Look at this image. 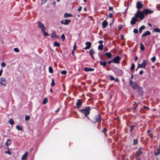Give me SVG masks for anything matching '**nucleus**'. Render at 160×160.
<instances>
[{
  "label": "nucleus",
  "instance_id": "nucleus-40",
  "mask_svg": "<svg viewBox=\"0 0 160 160\" xmlns=\"http://www.w3.org/2000/svg\"><path fill=\"white\" fill-rule=\"evenodd\" d=\"M55 82H54V80L53 79H52V82L51 83V85L52 86H53L55 85Z\"/></svg>",
  "mask_w": 160,
  "mask_h": 160
},
{
  "label": "nucleus",
  "instance_id": "nucleus-23",
  "mask_svg": "<svg viewBox=\"0 0 160 160\" xmlns=\"http://www.w3.org/2000/svg\"><path fill=\"white\" fill-rule=\"evenodd\" d=\"M105 55L108 58H110L112 57V54L110 52H106L105 53Z\"/></svg>",
  "mask_w": 160,
  "mask_h": 160
},
{
  "label": "nucleus",
  "instance_id": "nucleus-9",
  "mask_svg": "<svg viewBox=\"0 0 160 160\" xmlns=\"http://www.w3.org/2000/svg\"><path fill=\"white\" fill-rule=\"evenodd\" d=\"M129 83L130 85L134 89H136L137 88L138 86L136 84L133 82H132L131 80H130L129 81Z\"/></svg>",
  "mask_w": 160,
  "mask_h": 160
},
{
  "label": "nucleus",
  "instance_id": "nucleus-53",
  "mask_svg": "<svg viewBox=\"0 0 160 160\" xmlns=\"http://www.w3.org/2000/svg\"><path fill=\"white\" fill-rule=\"evenodd\" d=\"M107 129L106 128H104V129L103 130V132L104 133H105L107 131Z\"/></svg>",
  "mask_w": 160,
  "mask_h": 160
},
{
  "label": "nucleus",
  "instance_id": "nucleus-28",
  "mask_svg": "<svg viewBox=\"0 0 160 160\" xmlns=\"http://www.w3.org/2000/svg\"><path fill=\"white\" fill-rule=\"evenodd\" d=\"M8 122L10 124L12 125H13L14 124V122L12 118H11L9 120Z\"/></svg>",
  "mask_w": 160,
  "mask_h": 160
},
{
  "label": "nucleus",
  "instance_id": "nucleus-13",
  "mask_svg": "<svg viewBox=\"0 0 160 160\" xmlns=\"http://www.w3.org/2000/svg\"><path fill=\"white\" fill-rule=\"evenodd\" d=\"M151 34V33L149 31H146L142 35V37H146L147 36Z\"/></svg>",
  "mask_w": 160,
  "mask_h": 160
},
{
  "label": "nucleus",
  "instance_id": "nucleus-25",
  "mask_svg": "<svg viewBox=\"0 0 160 160\" xmlns=\"http://www.w3.org/2000/svg\"><path fill=\"white\" fill-rule=\"evenodd\" d=\"M157 151L155 152L154 155L155 156H157L159 154H160V149H157Z\"/></svg>",
  "mask_w": 160,
  "mask_h": 160
},
{
  "label": "nucleus",
  "instance_id": "nucleus-5",
  "mask_svg": "<svg viewBox=\"0 0 160 160\" xmlns=\"http://www.w3.org/2000/svg\"><path fill=\"white\" fill-rule=\"evenodd\" d=\"M147 64V62L146 60H144L143 62L141 64H139L138 65V68H145Z\"/></svg>",
  "mask_w": 160,
  "mask_h": 160
},
{
  "label": "nucleus",
  "instance_id": "nucleus-57",
  "mask_svg": "<svg viewBox=\"0 0 160 160\" xmlns=\"http://www.w3.org/2000/svg\"><path fill=\"white\" fill-rule=\"evenodd\" d=\"M47 0H42V3H44L45 2H46Z\"/></svg>",
  "mask_w": 160,
  "mask_h": 160
},
{
  "label": "nucleus",
  "instance_id": "nucleus-19",
  "mask_svg": "<svg viewBox=\"0 0 160 160\" xmlns=\"http://www.w3.org/2000/svg\"><path fill=\"white\" fill-rule=\"evenodd\" d=\"M11 143V140L10 139H8L7 140V141L5 143V145L7 146H8Z\"/></svg>",
  "mask_w": 160,
  "mask_h": 160
},
{
  "label": "nucleus",
  "instance_id": "nucleus-27",
  "mask_svg": "<svg viewBox=\"0 0 160 160\" xmlns=\"http://www.w3.org/2000/svg\"><path fill=\"white\" fill-rule=\"evenodd\" d=\"M48 102V99L47 98H44L43 101L42 102V103L44 104H46Z\"/></svg>",
  "mask_w": 160,
  "mask_h": 160
},
{
  "label": "nucleus",
  "instance_id": "nucleus-45",
  "mask_svg": "<svg viewBox=\"0 0 160 160\" xmlns=\"http://www.w3.org/2000/svg\"><path fill=\"white\" fill-rule=\"evenodd\" d=\"M42 32H43L44 35L45 36H48L49 35L48 34L45 32V31Z\"/></svg>",
  "mask_w": 160,
  "mask_h": 160
},
{
  "label": "nucleus",
  "instance_id": "nucleus-38",
  "mask_svg": "<svg viewBox=\"0 0 160 160\" xmlns=\"http://www.w3.org/2000/svg\"><path fill=\"white\" fill-rule=\"evenodd\" d=\"M156 59V58L154 56L151 58V60L153 62H154L155 61Z\"/></svg>",
  "mask_w": 160,
  "mask_h": 160
},
{
  "label": "nucleus",
  "instance_id": "nucleus-64",
  "mask_svg": "<svg viewBox=\"0 0 160 160\" xmlns=\"http://www.w3.org/2000/svg\"><path fill=\"white\" fill-rule=\"evenodd\" d=\"M76 48V44H74V47H73V49H75Z\"/></svg>",
  "mask_w": 160,
  "mask_h": 160
},
{
  "label": "nucleus",
  "instance_id": "nucleus-29",
  "mask_svg": "<svg viewBox=\"0 0 160 160\" xmlns=\"http://www.w3.org/2000/svg\"><path fill=\"white\" fill-rule=\"evenodd\" d=\"M54 46L59 47L60 46V44L59 43L57 42H55L54 43Z\"/></svg>",
  "mask_w": 160,
  "mask_h": 160
},
{
  "label": "nucleus",
  "instance_id": "nucleus-62",
  "mask_svg": "<svg viewBox=\"0 0 160 160\" xmlns=\"http://www.w3.org/2000/svg\"><path fill=\"white\" fill-rule=\"evenodd\" d=\"M112 9H113V8H112V7H109V10H112Z\"/></svg>",
  "mask_w": 160,
  "mask_h": 160
},
{
  "label": "nucleus",
  "instance_id": "nucleus-39",
  "mask_svg": "<svg viewBox=\"0 0 160 160\" xmlns=\"http://www.w3.org/2000/svg\"><path fill=\"white\" fill-rule=\"evenodd\" d=\"M61 38L62 41H64L65 40V38L64 35L63 34L62 35Z\"/></svg>",
  "mask_w": 160,
  "mask_h": 160
},
{
  "label": "nucleus",
  "instance_id": "nucleus-58",
  "mask_svg": "<svg viewBox=\"0 0 160 160\" xmlns=\"http://www.w3.org/2000/svg\"><path fill=\"white\" fill-rule=\"evenodd\" d=\"M114 80H115L117 82H118L119 81V79L117 78L116 79H115Z\"/></svg>",
  "mask_w": 160,
  "mask_h": 160
},
{
  "label": "nucleus",
  "instance_id": "nucleus-3",
  "mask_svg": "<svg viewBox=\"0 0 160 160\" xmlns=\"http://www.w3.org/2000/svg\"><path fill=\"white\" fill-rule=\"evenodd\" d=\"M7 83V81L6 78L4 77L0 78V84L3 86H5Z\"/></svg>",
  "mask_w": 160,
  "mask_h": 160
},
{
  "label": "nucleus",
  "instance_id": "nucleus-16",
  "mask_svg": "<svg viewBox=\"0 0 160 160\" xmlns=\"http://www.w3.org/2000/svg\"><path fill=\"white\" fill-rule=\"evenodd\" d=\"M102 27L103 28H105L107 27L108 24V22L106 20H105L103 21L102 23Z\"/></svg>",
  "mask_w": 160,
  "mask_h": 160
},
{
  "label": "nucleus",
  "instance_id": "nucleus-14",
  "mask_svg": "<svg viewBox=\"0 0 160 160\" xmlns=\"http://www.w3.org/2000/svg\"><path fill=\"white\" fill-rule=\"evenodd\" d=\"M141 148L139 149L138 151L136 152V157H138L142 153V152L141 151Z\"/></svg>",
  "mask_w": 160,
  "mask_h": 160
},
{
  "label": "nucleus",
  "instance_id": "nucleus-41",
  "mask_svg": "<svg viewBox=\"0 0 160 160\" xmlns=\"http://www.w3.org/2000/svg\"><path fill=\"white\" fill-rule=\"evenodd\" d=\"M134 68H135V65L133 63H132V66L131 67V70H132Z\"/></svg>",
  "mask_w": 160,
  "mask_h": 160
},
{
  "label": "nucleus",
  "instance_id": "nucleus-54",
  "mask_svg": "<svg viewBox=\"0 0 160 160\" xmlns=\"http://www.w3.org/2000/svg\"><path fill=\"white\" fill-rule=\"evenodd\" d=\"M103 42V41L102 40H100L99 41H98V43L99 44H102V43Z\"/></svg>",
  "mask_w": 160,
  "mask_h": 160
},
{
  "label": "nucleus",
  "instance_id": "nucleus-44",
  "mask_svg": "<svg viewBox=\"0 0 160 160\" xmlns=\"http://www.w3.org/2000/svg\"><path fill=\"white\" fill-rule=\"evenodd\" d=\"M109 77L111 80H115L114 78L112 76H109Z\"/></svg>",
  "mask_w": 160,
  "mask_h": 160
},
{
  "label": "nucleus",
  "instance_id": "nucleus-30",
  "mask_svg": "<svg viewBox=\"0 0 160 160\" xmlns=\"http://www.w3.org/2000/svg\"><path fill=\"white\" fill-rule=\"evenodd\" d=\"M103 48V45L102 44H100L98 47V49L100 50H102Z\"/></svg>",
  "mask_w": 160,
  "mask_h": 160
},
{
  "label": "nucleus",
  "instance_id": "nucleus-50",
  "mask_svg": "<svg viewBox=\"0 0 160 160\" xmlns=\"http://www.w3.org/2000/svg\"><path fill=\"white\" fill-rule=\"evenodd\" d=\"M82 9V7H79V8L78 9V11H80Z\"/></svg>",
  "mask_w": 160,
  "mask_h": 160
},
{
  "label": "nucleus",
  "instance_id": "nucleus-6",
  "mask_svg": "<svg viewBox=\"0 0 160 160\" xmlns=\"http://www.w3.org/2000/svg\"><path fill=\"white\" fill-rule=\"evenodd\" d=\"M120 60V57L118 56H117L113 59V61L114 63H119Z\"/></svg>",
  "mask_w": 160,
  "mask_h": 160
},
{
  "label": "nucleus",
  "instance_id": "nucleus-26",
  "mask_svg": "<svg viewBox=\"0 0 160 160\" xmlns=\"http://www.w3.org/2000/svg\"><path fill=\"white\" fill-rule=\"evenodd\" d=\"M100 65H102L103 66H105L107 64V62H103L102 61L100 62Z\"/></svg>",
  "mask_w": 160,
  "mask_h": 160
},
{
  "label": "nucleus",
  "instance_id": "nucleus-36",
  "mask_svg": "<svg viewBox=\"0 0 160 160\" xmlns=\"http://www.w3.org/2000/svg\"><path fill=\"white\" fill-rule=\"evenodd\" d=\"M138 143V140L137 139H134L133 140V144H136Z\"/></svg>",
  "mask_w": 160,
  "mask_h": 160
},
{
  "label": "nucleus",
  "instance_id": "nucleus-42",
  "mask_svg": "<svg viewBox=\"0 0 160 160\" xmlns=\"http://www.w3.org/2000/svg\"><path fill=\"white\" fill-rule=\"evenodd\" d=\"M133 32L135 34L137 33L138 32V30L137 29L134 28V29Z\"/></svg>",
  "mask_w": 160,
  "mask_h": 160
},
{
  "label": "nucleus",
  "instance_id": "nucleus-52",
  "mask_svg": "<svg viewBox=\"0 0 160 160\" xmlns=\"http://www.w3.org/2000/svg\"><path fill=\"white\" fill-rule=\"evenodd\" d=\"M108 64H110V63H113V59L111 61H108Z\"/></svg>",
  "mask_w": 160,
  "mask_h": 160
},
{
  "label": "nucleus",
  "instance_id": "nucleus-47",
  "mask_svg": "<svg viewBox=\"0 0 160 160\" xmlns=\"http://www.w3.org/2000/svg\"><path fill=\"white\" fill-rule=\"evenodd\" d=\"M135 127V126L134 125H132L131 126V128L130 129V131H132V130L134 129Z\"/></svg>",
  "mask_w": 160,
  "mask_h": 160
},
{
  "label": "nucleus",
  "instance_id": "nucleus-49",
  "mask_svg": "<svg viewBox=\"0 0 160 160\" xmlns=\"http://www.w3.org/2000/svg\"><path fill=\"white\" fill-rule=\"evenodd\" d=\"M5 64L4 62H2L1 63V65L2 67H5Z\"/></svg>",
  "mask_w": 160,
  "mask_h": 160
},
{
  "label": "nucleus",
  "instance_id": "nucleus-55",
  "mask_svg": "<svg viewBox=\"0 0 160 160\" xmlns=\"http://www.w3.org/2000/svg\"><path fill=\"white\" fill-rule=\"evenodd\" d=\"M2 72H3V70H2V69L0 70V77L1 76L2 74Z\"/></svg>",
  "mask_w": 160,
  "mask_h": 160
},
{
  "label": "nucleus",
  "instance_id": "nucleus-15",
  "mask_svg": "<svg viewBox=\"0 0 160 160\" xmlns=\"http://www.w3.org/2000/svg\"><path fill=\"white\" fill-rule=\"evenodd\" d=\"M142 6V4L139 2H138L137 3V8L138 9L141 8Z\"/></svg>",
  "mask_w": 160,
  "mask_h": 160
},
{
  "label": "nucleus",
  "instance_id": "nucleus-34",
  "mask_svg": "<svg viewBox=\"0 0 160 160\" xmlns=\"http://www.w3.org/2000/svg\"><path fill=\"white\" fill-rule=\"evenodd\" d=\"M153 31L155 32H160V29L158 28H155L153 30Z\"/></svg>",
  "mask_w": 160,
  "mask_h": 160
},
{
  "label": "nucleus",
  "instance_id": "nucleus-11",
  "mask_svg": "<svg viewBox=\"0 0 160 160\" xmlns=\"http://www.w3.org/2000/svg\"><path fill=\"white\" fill-rule=\"evenodd\" d=\"M139 18V17H137L136 16V14L134 17L132 18L131 21L130 22V23L132 25H134L136 23V18Z\"/></svg>",
  "mask_w": 160,
  "mask_h": 160
},
{
  "label": "nucleus",
  "instance_id": "nucleus-63",
  "mask_svg": "<svg viewBox=\"0 0 160 160\" xmlns=\"http://www.w3.org/2000/svg\"><path fill=\"white\" fill-rule=\"evenodd\" d=\"M149 136L151 138H152L153 137V135L152 134H149Z\"/></svg>",
  "mask_w": 160,
  "mask_h": 160
},
{
  "label": "nucleus",
  "instance_id": "nucleus-35",
  "mask_svg": "<svg viewBox=\"0 0 160 160\" xmlns=\"http://www.w3.org/2000/svg\"><path fill=\"white\" fill-rule=\"evenodd\" d=\"M17 129L18 130H22V128L19 125H17L16 126Z\"/></svg>",
  "mask_w": 160,
  "mask_h": 160
},
{
  "label": "nucleus",
  "instance_id": "nucleus-8",
  "mask_svg": "<svg viewBox=\"0 0 160 160\" xmlns=\"http://www.w3.org/2000/svg\"><path fill=\"white\" fill-rule=\"evenodd\" d=\"M76 105L77 108H80L82 105V102L80 99H78L77 100Z\"/></svg>",
  "mask_w": 160,
  "mask_h": 160
},
{
  "label": "nucleus",
  "instance_id": "nucleus-33",
  "mask_svg": "<svg viewBox=\"0 0 160 160\" xmlns=\"http://www.w3.org/2000/svg\"><path fill=\"white\" fill-rule=\"evenodd\" d=\"M140 49L142 51L144 49V46L142 43H140Z\"/></svg>",
  "mask_w": 160,
  "mask_h": 160
},
{
  "label": "nucleus",
  "instance_id": "nucleus-10",
  "mask_svg": "<svg viewBox=\"0 0 160 160\" xmlns=\"http://www.w3.org/2000/svg\"><path fill=\"white\" fill-rule=\"evenodd\" d=\"M115 73L119 76H122V75L123 72L122 70L117 68L116 70Z\"/></svg>",
  "mask_w": 160,
  "mask_h": 160
},
{
  "label": "nucleus",
  "instance_id": "nucleus-37",
  "mask_svg": "<svg viewBox=\"0 0 160 160\" xmlns=\"http://www.w3.org/2000/svg\"><path fill=\"white\" fill-rule=\"evenodd\" d=\"M61 73L63 75H66L67 73V71L66 70H63L61 72Z\"/></svg>",
  "mask_w": 160,
  "mask_h": 160
},
{
  "label": "nucleus",
  "instance_id": "nucleus-1",
  "mask_svg": "<svg viewBox=\"0 0 160 160\" xmlns=\"http://www.w3.org/2000/svg\"><path fill=\"white\" fill-rule=\"evenodd\" d=\"M152 12V11L147 9H146L142 12L138 10L136 13V16L137 17H139L140 19L142 20L144 18V14H148Z\"/></svg>",
  "mask_w": 160,
  "mask_h": 160
},
{
  "label": "nucleus",
  "instance_id": "nucleus-60",
  "mask_svg": "<svg viewBox=\"0 0 160 160\" xmlns=\"http://www.w3.org/2000/svg\"><path fill=\"white\" fill-rule=\"evenodd\" d=\"M143 108H145V109H149L148 108L147 106H143Z\"/></svg>",
  "mask_w": 160,
  "mask_h": 160
},
{
  "label": "nucleus",
  "instance_id": "nucleus-59",
  "mask_svg": "<svg viewBox=\"0 0 160 160\" xmlns=\"http://www.w3.org/2000/svg\"><path fill=\"white\" fill-rule=\"evenodd\" d=\"M122 26L121 25H119L118 26V28L119 29H122Z\"/></svg>",
  "mask_w": 160,
  "mask_h": 160
},
{
  "label": "nucleus",
  "instance_id": "nucleus-31",
  "mask_svg": "<svg viewBox=\"0 0 160 160\" xmlns=\"http://www.w3.org/2000/svg\"><path fill=\"white\" fill-rule=\"evenodd\" d=\"M94 53L95 52H94V50L92 49H91L89 51V53L91 55V56H92V54Z\"/></svg>",
  "mask_w": 160,
  "mask_h": 160
},
{
  "label": "nucleus",
  "instance_id": "nucleus-56",
  "mask_svg": "<svg viewBox=\"0 0 160 160\" xmlns=\"http://www.w3.org/2000/svg\"><path fill=\"white\" fill-rule=\"evenodd\" d=\"M90 48L89 47H88L87 46H86L84 48H83L84 49L86 50L88 49H89Z\"/></svg>",
  "mask_w": 160,
  "mask_h": 160
},
{
  "label": "nucleus",
  "instance_id": "nucleus-2",
  "mask_svg": "<svg viewBox=\"0 0 160 160\" xmlns=\"http://www.w3.org/2000/svg\"><path fill=\"white\" fill-rule=\"evenodd\" d=\"M90 107H87L80 110L79 111L81 113L83 114L86 117L90 113Z\"/></svg>",
  "mask_w": 160,
  "mask_h": 160
},
{
  "label": "nucleus",
  "instance_id": "nucleus-4",
  "mask_svg": "<svg viewBox=\"0 0 160 160\" xmlns=\"http://www.w3.org/2000/svg\"><path fill=\"white\" fill-rule=\"evenodd\" d=\"M38 27L42 29V31H46V28L43 24L41 22H38Z\"/></svg>",
  "mask_w": 160,
  "mask_h": 160
},
{
  "label": "nucleus",
  "instance_id": "nucleus-17",
  "mask_svg": "<svg viewBox=\"0 0 160 160\" xmlns=\"http://www.w3.org/2000/svg\"><path fill=\"white\" fill-rule=\"evenodd\" d=\"M28 152H26L22 156V160H25L28 155Z\"/></svg>",
  "mask_w": 160,
  "mask_h": 160
},
{
  "label": "nucleus",
  "instance_id": "nucleus-48",
  "mask_svg": "<svg viewBox=\"0 0 160 160\" xmlns=\"http://www.w3.org/2000/svg\"><path fill=\"white\" fill-rule=\"evenodd\" d=\"M5 153H8L9 155H11V151H9V150H8V151H6L5 152Z\"/></svg>",
  "mask_w": 160,
  "mask_h": 160
},
{
  "label": "nucleus",
  "instance_id": "nucleus-12",
  "mask_svg": "<svg viewBox=\"0 0 160 160\" xmlns=\"http://www.w3.org/2000/svg\"><path fill=\"white\" fill-rule=\"evenodd\" d=\"M70 22L69 20L66 19L65 20H62L61 22V23L64 25H67Z\"/></svg>",
  "mask_w": 160,
  "mask_h": 160
},
{
  "label": "nucleus",
  "instance_id": "nucleus-32",
  "mask_svg": "<svg viewBox=\"0 0 160 160\" xmlns=\"http://www.w3.org/2000/svg\"><path fill=\"white\" fill-rule=\"evenodd\" d=\"M49 71L50 73H52L53 72V70L51 66L49 67Z\"/></svg>",
  "mask_w": 160,
  "mask_h": 160
},
{
  "label": "nucleus",
  "instance_id": "nucleus-22",
  "mask_svg": "<svg viewBox=\"0 0 160 160\" xmlns=\"http://www.w3.org/2000/svg\"><path fill=\"white\" fill-rule=\"evenodd\" d=\"M58 36H57L56 33L54 32H53L51 33V38H53L54 37H58Z\"/></svg>",
  "mask_w": 160,
  "mask_h": 160
},
{
  "label": "nucleus",
  "instance_id": "nucleus-24",
  "mask_svg": "<svg viewBox=\"0 0 160 160\" xmlns=\"http://www.w3.org/2000/svg\"><path fill=\"white\" fill-rule=\"evenodd\" d=\"M91 43L89 42H87L85 43V44L88 47H89L90 48L91 47Z\"/></svg>",
  "mask_w": 160,
  "mask_h": 160
},
{
  "label": "nucleus",
  "instance_id": "nucleus-18",
  "mask_svg": "<svg viewBox=\"0 0 160 160\" xmlns=\"http://www.w3.org/2000/svg\"><path fill=\"white\" fill-rule=\"evenodd\" d=\"M84 70L86 72H90L93 71L94 70V69L93 68H85Z\"/></svg>",
  "mask_w": 160,
  "mask_h": 160
},
{
  "label": "nucleus",
  "instance_id": "nucleus-43",
  "mask_svg": "<svg viewBox=\"0 0 160 160\" xmlns=\"http://www.w3.org/2000/svg\"><path fill=\"white\" fill-rule=\"evenodd\" d=\"M14 51L16 52H18L19 51V50L18 48H15L14 49Z\"/></svg>",
  "mask_w": 160,
  "mask_h": 160
},
{
  "label": "nucleus",
  "instance_id": "nucleus-51",
  "mask_svg": "<svg viewBox=\"0 0 160 160\" xmlns=\"http://www.w3.org/2000/svg\"><path fill=\"white\" fill-rule=\"evenodd\" d=\"M113 14L112 13H109V16L110 18H112V17Z\"/></svg>",
  "mask_w": 160,
  "mask_h": 160
},
{
  "label": "nucleus",
  "instance_id": "nucleus-20",
  "mask_svg": "<svg viewBox=\"0 0 160 160\" xmlns=\"http://www.w3.org/2000/svg\"><path fill=\"white\" fill-rule=\"evenodd\" d=\"M145 27L144 25H142L141 26L139 29V32L141 33L142 32V31L143 30L145 29Z\"/></svg>",
  "mask_w": 160,
  "mask_h": 160
},
{
  "label": "nucleus",
  "instance_id": "nucleus-61",
  "mask_svg": "<svg viewBox=\"0 0 160 160\" xmlns=\"http://www.w3.org/2000/svg\"><path fill=\"white\" fill-rule=\"evenodd\" d=\"M143 73V71H141L139 72V74L140 75L142 74Z\"/></svg>",
  "mask_w": 160,
  "mask_h": 160
},
{
  "label": "nucleus",
  "instance_id": "nucleus-21",
  "mask_svg": "<svg viewBox=\"0 0 160 160\" xmlns=\"http://www.w3.org/2000/svg\"><path fill=\"white\" fill-rule=\"evenodd\" d=\"M72 15L70 13H66L64 14V16L65 18H68V17H72Z\"/></svg>",
  "mask_w": 160,
  "mask_h": 160
},
{
  "label": "nucleus",
  "instance_id": "nucleus-7",
  "mask_svg": "<svg viewBox=\"0 0 160 160\" xmlns=\"http://www.w3.org/2000/svg\"><path fill=\"white\" fill-rule=\"evenodd\" d=\"M94 120H95V122H100L101 118L100 115L99 114H98V115L95 116L94 117Z\"/></svg>",
  "mask_w": 160,
  "mask_h": 160
},
{
  "label": "nucleus",
  "instance_id": "nucleus-46",
  "mask_svg": "<svg viewBox=\"0 0 160 160\" xmlns=\"http://www.w3.org/2000/svg\"><path fill=\"white\" fill-rule=\"evenodd\" d=\"M30 118V117L29 116H26L25 118V120L26 121L28 120Z\"/></svg>",
  "mask_w": 160,
  "mask_h": 160
}]
</instances>
